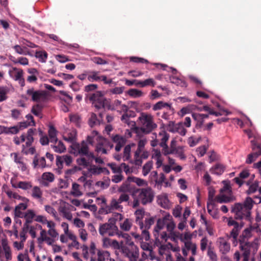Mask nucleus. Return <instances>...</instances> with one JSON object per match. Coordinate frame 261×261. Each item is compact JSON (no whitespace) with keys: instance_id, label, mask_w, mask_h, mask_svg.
I'll list each match as a JSON object with an SVG mask.
<instances>
[{"instance_id":"nucleus-1","label":"nucleus","mask_w":261,"mask_h":261,"mask_svg":"<svg viewBox=\"0 0 261 261\" xmlns=\"http://www.w3.org/2000/svg\"><path fill=\"white\" fill-rule=\"evenodd\" d=\"M72 152L75 156H80L76 160L79 166L84 168L88 167L93 161V152L89 150L88 143L83 141L81 143H75L71 145Z\"/></svg>"},{"instance_id":"nucleus-2","label":"nucleus","mask_w":261,"mask_h":261,"mask_svg":"<svg viewBox=\"0 0 261 261\" xmlns=\"http://www.w3.org/2000/svg\"><path fill=\"white\" fill-rule=\"evenodd\" d=\"M255 201L250 197H247L243 203H236L231 208V212L235 214L236 220L245 219L250 221L251 211Z\"/></svg>"},{"instance_id":"nucleus-3","label":"nucleus","mask_w":261,"mask_h":261,"mask_svg":"<svg viewBox=\"0 0 261 261\" xmlns=\"http://www.w3.org/2000/svg\"><path fill=\"white\" fill-rule=\"evenodd\" d=\"M132 197H137L143 205H146L153 201L154 192L150 187L136 189L133 192Z\"/></svg>"},{"instance_id":"nucleus-4","label":"nucleus","mask_w":261,"mask_h":261,"mask_svg":"<svg viewBox=\"0 0 261 261\" xmlns=\"http://www.w3.org/2000/svg\"><path fill=\"white\" fill-rule=\"evenodd\" d=\"M239 249L242 252L243 257L242 261H249L251 249L253 253H255L258 248V239L255 238L252 242H239Z\"/></svg>"},{"instance_id":"nucleus-5","label":"nucleus","mask_w":261,"mask_h":261,"mask_svg":"<svg viewBox=\"0 0 261 261\" xmlns=\"http://www.w3.org/2000/svg\"><path fill=\"white\" fill-rule=\"evenodd\" d=\"M98 230L99 234L103 237H112L116 234L120 236L118 228L115 225V221L111 219L107 223L100 224Z\"/></svg>"},{"instance_id":"nucleus-6","label":"nucleus","mask_w":261,"mask_h":261,"mask_svg":"<svg viewBox=\"0 0 261 261\" xmlns=\"http://www.w3.org/2000/svg\"><path fill=\"white\" fill-rule=\"evenodd\" d=\"M139 119L142 125V130L145 133L148 134L157 127L153 122L152 116L150 114L142 113Z\"/></svg>"},{"instance_id":"nucleus-7","label":"nucleus","mask_w":261,"mask_h":261,"mask_svg":"<svg viewBox=\"0 0 261 261\" xmlns=\"http://www.w3.org/2000/svg\"><path fill=\"white\" fill-rule=\"evenodd\" d=\"M26 93L34 102H44L47 99V92L44 90H35L34 88H31L27 90Z\"/></svg>"},{"instance_id":"nucleus-8","label":"nucleus","mask_w":261,"mask_h":261,"mask_svg":"<svg viewBox=\"0 0 261 261\" xmlns=\"http://www.w3.org/2000/svg\"><path fill=\"white\" fill-rule=\"evenodd\" d=\"M35 132V128H31L28 130L27 134H23L20 136L21 142L25 141V144L22 145V146L26 147L31 146L34 140L33 136Z\"/></svg>"},{"instance_id":"nucleus-9","label":"nucleus","mask_w":261,"mask_h":261,"mask_svg":"<svg viewBox=\"0 0 261 261\" xmlns=\"http://www.w3.org/2000/svg\"><path fill=\"white\" fill-rule=\"evenodd\" d=\"M10 74L15 81H18L21 87L25 85V81L23 77V71L21 69L16 67H13L12 70L10 71Z\"/></svg>"},{"instance_id":"nucleus-10","label":"nucleus","mask_w":261,"mask_h":261,"mask_svg":"<svg viewBox=\"0 0 261 261\" xmlns=\"http://www.w3.org/2000/svg\"><path fill=\"white\" fill-rule=\"evenodd\" d=\"M154 219L153 217L145 219V224L143 223V227L142 228H140L142 231V239H144L145 241H148L149 240L150 236L148 230L150 228L151 226L154 224Z\"/></svg>"},{"instance_id":"nucleus-11","label":"nucleus","mask_w":261,"mask_h":261,"mask_svg":"<svg viewBox=\"0 0 261 261\" xmlns=\"http://www.w3.org/2000/svg\"><path fill=\"white\" fill-rule=\"evenodd\" d=\"M112 141L116 144L115 149L117 152L121 150L122 147L124 146L126 142V139L125 136L118 134L112 135L111 137Z\"/></svg>"},{"instance_id":"nucleus-12","label":"nucleus","mask_w":261,"mask_h":261,"mask_svg":"<svg viewBox=\"0 0 261 261\" xmlns=\"http://www.w3.org/2000/svg\"><path fill=\"white\" fill-rule=\"evenodd\" d=\"M72 162V158L68 154L64 155H57L56 158V165L59 169L63 168V163L66 165L70 166Z\"/></svg>"},{"instance_id":"nucleus-13","label":"nucleus","mask_w":261,"mask_h":261,"mask_svg":"<svg viewBox=\"0 0 261 261\" xmlns=\"http://www.w3.org/2000/svg\"><path fill=\"white\" fill-rule=\"evenodd\" d=\"M133 177H128L127 180L123 182V184L118 188L119 192L130 193L132 195L133 192L135 190L134 189L129 182L133 181Z\"/></svg>"},{"instance_id":"nucleus-14","label":"nucleus","mask_w":261,"mask_h":261,"mask_svg":"<svg viewBox=\"0 0 261 261\" xmlns=\"http://www.w3.org/2000/svg\"><path fill=\"white\" fill-rule=\"evenodd\" d=\"M106 212L107 214L111 213L113 210H118L122 212L123 206L120 205L119 200L116 199H112L109 205L106 207Z\"/></svg>"},{"instance_id":"nucleus-15","label":"nucleus","mask_w":261,"mask_h":261,"mask_svg":"<svg viewBox=\"0 0 261 261\" xmlns=\"http://www.w3.org/2000/svg\"><path fill=\"white\" fill-rule=\"evenodd\" d=\"M254 229L253 227L250 226L249 228L245 229L242 234L240 236L238 239L239 242H249V239L252 237V231Z\"/></svg>"},{"instance_id":"nucleus-16","label":"nucleus","mask_w":261,"mask_h":261,"mask_svg":"<svg viewBox=\"0 0 261 261\" xmlns=\"http://www.w3.org/2000/svg\"><path fill=\"white\" fill-rule=\"evenodd\" d=\"M2 246L5 252V256L6 259L9 261L12 259V254L10 246L8 245V241L6 239L2 240Z\"/></svg>"},{"instance_id":"nucleus-17","label":"nucleus","mask_w":261,"mask_h":261,"mask_svg":"<svg viewBox=\"0 0 261 261\" xmlns=\"http://www.w3.org/2000/svg\"><path fill=\"white\" fill-rule=\"evenodd\" d=\"M159 145L160 146H167L166 142L169 140V135L164 130L160 132L158 135Z\"/></svg>"},{"instance_id":"nucleus-18","label":"nucleus","mask_w":261,"mask_h":261,"mask_svg":"<svg viewBox=\"0 0 261 261\" xmlns=\"http://www.w3.org/2000/svg\"><path fill=\"white\" fill-rule=\"evenodd\" d=\"M145 211L143 208L137 210L135 213L136 216V222L140 227V228L143 227V222L142 219L144 218Z\"/></svg>"},{"instance_id":"nucleus-19","label":"nucleus","mask_w":261,"mask_h":261,"mask_svg":"<svg viewBox=\"0 0 261 261\" xmlns=\"http://www.w3.org/2000/svg\"><path fill=\"white\" fill-rule=\"evenodd\" d=\"M155 85L156 82L152 78L147 79L144 81H137L136 83V86L141 88L147 86L154 87Z\"/></svg>"},{"instance_id":"nucleus-20","label":"nucleus","mask_w":261,"mask_h":261,"mask_svg":"<svg viewBox=\"0 0 261 261\" xmlns=\"http://www.w3.org/2000/svg\"><path fill=\"white\" fill-rule=\"evenodd\" d=\"M225 170V166L221 164H217L210 169L212 174L220 175L223 174Z\"/></svg>"},{"instance_id":"nucleus-21","label":"nucleus","mask_w":261,"mask_h":261,"mask_svg":"<svg viewBox=\"0 0 261 261\" xmlns=\"http://www.w3.org/2000/svg\"><path fill=\"white\" fill-rule=\"evenodd\" d=\"M158 203L164 208H169L170 207L169 200L166 195H159L158 197Z\"/></svg>"},{"instance_id":"nucleus-22","label":"nucleus","mask_w":261,"mask_h":261,"mask_svg":"<svg viewBox=\"0 0 261 261\" xmlns=\"http://www.w3.org/2000/svg\"><path fill=\"white\" fill-rule=\"evenodd\" d=\"M219 249L223 254H226L230 250V245L224 239H219Z\"/></svg>"},{"instance_id":"nucleus-23","label":"nucleus","mask_w":261,"mask_h":261,"mask_svg":"<svg viewBox=\"0 0 261 261\" xmlns=\"http://www.w3.org/2000/svg\"><path fill=\"white\" fill-rule=\"evenodd\" d=\"M70 195L74 197H78L83 195L80 185L76 182H73L72 185V188L70 191Z\"/></svg>"},{"instance_id":"nucleus-24","label":"nucleus","mask_w":261,"mask_h":261,"mask_svg":"<svg viewBox=\"0 0 261 261\" xmlns=\"http://www.w3.org/2000/svg\"><path fill=\"white\" fill-rule=\"evenodd\" d=\"M165 108L168 110H171L172 108L170 104L163 101H160L153 106L152 110L156 111Z\"/></svg>"},{"instance_id":"nucleus-25","label":"nucleus","mask_w":261,"mask_h":261,"mask_svg":"<svg viewBox=\"0 0 261 261\" xmlns=\"http://www.w3.org/2000/svg\"><path fill=\"white\" fill-rule=\"evenodd\" d=\"M135 145L134 143H132L128 145H126L124 147L123 152V160L124 161H128L130 158V151L131 148L133 146H134Z\"/></svg>"},{"instance_id":"nucleus-26","label":"nucleus","mask_w":261,"mask_h":261,"mask_svg":"<svg viewBox=\"0 0 261 261\" xmlns=\"http://www.w3.org/2000/svg\"><path fill=\"white\" fill-rule=\"evenodd\" d=\"M43 106L42 105L37 103L34 105L31 109V112L35 116L41 118L42 117V111Z\"/></svg>"},{"instance_id":"nucleus-27","label":"nucleus","mask_w":261,"mask_h":261,"mask_svg":"<svg viewBox=\"0 0 261 261\" xmlns=\"http://www.w3.org/2000/svg\"><path fill=\"white\" fill-rule=\"evenodd\" d=\"M165 224L166 223L164 222V220H162L161 219L158 220L156 226L154 229V236L156 240L158 239L159 231L164 228Z\"/></svg>"},{"instance_id":"nucleus-28","label":"nucleus","mask_w":261,"mask_h":261,"mask_svg":"<svg viewBox=\"0 0 261 261\" xmlns=\"http://www.w3.org/2000/svg\"><path fill=\"white\" fill-rule=\"evenodd\" d=\"M57 131L53 125H50L48 129V136L49 137V140L51 143H57L58 139L57 138Z\"/></svg>"},{"instance_id":"nucleus-29","label":"nucleus","mask_w":261,"mask_h":261,"mask_svg":"<svg viewBox=\"0 0 261 261\" xmlns=\"http://www.w3.org/2000/svg\"><path fill=\"white\" fill-rule=\"evenodd\" d=\"M89 171L94 175H98L105 171H106L108 174L109 173V170L106 168L98 167L94 165L91 166Z\"/></svg>"},{"instance_id":"nucleus-30","label":"nucleus","mask_w":261,"mask_h":261,"mask_svg":"<svg viewBox=\"0 0 261 261\" xmlns=\"http://www.w3.org/2000/svg\"><path fill=\"white\" fill-rule=\"evenodd\" d=\"M110 253L106 250H98L97 261H105L110 257Z\"/></svg>"},{"instance_id":"nucleus-31","label":"nucleus","mask_w":261,"mask_h":261,"mask_svg":"<svg viewBox=\"0 0 261 261\" xmlns=\"http://www.w3.org/2000/svg\"><path fill=\"white\" fill-rule=\"evenodd\" d=\"M192 118L196 122L195 124V127L197 129L201 128L203 126L204 121L202 118L200 117L199 113H193L192 115Z\"/></svg>"},{"instance_id":"nucleus-32","label":"nucleus","mask_w":261,"mask_h":261,"mask_svg":"<svg viewBox=\"0 0 261 261\" xmlns=\"http://www.w3.org/2000/svg\"><path fill=\"white\" fill-rule=\"evenodd\" d=\"M56 143H57V145H50L51 147L54 149L55 152L58 153H62L66 150V147L62 141H58Z\"/></svg>"},{"instance_id":"nucleus-33","label":"nucleus","mask_w":261,"mask_h":261,"mask_svg":"<svg viewBox=\"0 0 261 261\" xmlns=\"http://www.w3.org/2000/svg\"><path fill=\"white\" fill-rule=\"evenodd\" d=\"M143 149L139 148H137L136 151L135 152L134 154V159H135V164L136 166H140L142 164V161L140 156L143 151Z\"/></svg>"},{"instance_id":"nucleus-34","label":"nucleus","mask_w":261,"mask_h":261,"mask_svg":"<svg viewBox=\"0 0 261 261\" xmlns=\"http://www.w3.org/2000/svg\"><path fill=\"white\" fill-rule=\"evenodd\" d=\"M36 215L33 210H28L25 213L23 218L25 219L27 223H31L33 219H35Z\"/></svg>"},{"instance_id":"nucleus-35","label":"nucleus","mask_w":261,"mask_h":261,"mask_svg":"<svg viewBox=\"0 0 261 261\" xmlns=\"http://www.w3.org/2000/svg\"><path fill=\"white\" fill-rule=\"evenodd\" d=\"M120 236H121L125 240V243L126 245L130 246L132 249L137 247L134 245L133 241L132 240L130 236L126 233L120 232Z\"/></svg>"},{"instance_id":"nucleus-36","label":"nucleus","mask_w":261,"mask_h":261,"mask_svg":"<svg viewBox=\"0 0 261 261\" xmlns=\"http://www.w3.org/2000/svg\"><path fill=\"white\" fill-rule=\"evenodd\" d=\"M28 232L27 231L22 229L20 232V237L21 239V242L18 244V242H15L14 243L15 247H17L18 249H21L23 246V242H25L27 239L26 234Z\"/></svg>"},{"instance_id":"nucleus-37","label":"nucleus","mask_w":261,"mask_h":261,"mask_svg":"<svg viewBox=\"0 0 261 261\" xmlns=\"http://www.w3.org/2000/svg\"><path fill=\"white\" fill-rule=\"evenodd\" d=\"M100 76L99 72L92 71L89 72V74L87 78L90 82L100 81Z\"/></svg>"},{"instance_id":"nucleus-38","label":"nucleus","mask_w":261,"mask_h":261,"mask_svg":"<svg viewBox=\"0 0 261 261\" xmlns=\"http://www.w3.org/2000/svg\"><path fill=\"white\" fill-rule=\"evenodd\" d=\"M10 89L7 86L0 87V101H3L7 99V95Z\"/></svg>"},{"instance_id":"nucleus-39","label":"nucleus","mask_w":261,"mask_h":261,"mask_svg":"<svg viewBox=\"0 0 261 261\" xmlns=\"http://www.w3.org/2000/svg\"><path fill=\"white\" fill-rule=\"evenodd\" d=\"M69 119L70 122L74 123L77 126H80L82 118L79 114H73L70 115Z\"/></svg>"},{"instance_id":"nucleus-40","label":"nucleus","mask_w":261,"mask_h":261,"mask_svg":"<svg viewBox=\"0 0 261 261\" xmlns=\"http://www.w3.org/2000/svg\"><path fill=\"white\" fill-rule=\"evenodd\" d=\"M5 192L7 194V195H8V196L10 198H13L14 199L21 200L23 201H29V200L27 198L22 197V196H20L19 195H18L17 193H14L11 191L8 190V191H6Z\"/></svg>"},{"instance_id":"nucleus-41","label":"nucleus","mask_w":261,"mask_h":261,"mask_svg":"<svg viewBox=\"0 0 261 261\" xmlns=\"http://www.w3.org/2000/svg\"><path fill=\"white\" fill-rule=\"evenodd\" d=\"M175 129V133H177L182 136H185L187 132V129L184 127L182 122L176 123Z\"/></svg>"},{"instance_id":"nucleus-42","label":"nucleus","mask_w":261,"mask_h":261,"mask_svg":"<svg viewBox=\"0 0 261 261\" xmlns=\"http://www.w3.org/2000/svg\"><path fill=\"white\" fill-rule=\"evenodd\" d=\"M212 244L211 242H209L207 238L204 237L202 238L200 242V249L202 251H204L206 250L207 247L211 246Z\"/></svg>"},{"instance_id":"nucleus-43","label":"nucleus","mask_w":261,"mask_h":261,"mask_svg":"<svg viewBox=\"0 0 261 261\" xmlns=\"http://www.w3.org/2000/svg\"><path fill=\"white\" fill-rule=\"evenodd\" d=\"M153 162L152 161H148L143 166L142 173L144 176H146L150 171L152 168Z\"/></svg>"},{"instance_id":"nucleus-44","label":"nucleus","mask_w":261,"mask_h":261,"mask_svg":"<svg viewBox=\"0 0 261 261\" xmlns=\"http://www.w3.org/2000/svg\"><path fill=\"white\" fill-rule=\"evenodd\" d=\"M32 196L35 199H41L42 196V192L40 188L37 186H35L32 190Z\"/></svg>"},{"instance_id":"nucleus-45","label":"nucleus","mask_w":261,"mask_h":261,"mask_svg":"<svg viewBox=\"0 0 261 261\" xmlns=\"http://www.w3.org/2000/svg\"><path fill=\"white\" fill-rule=\"evenodd\" d=\"M251 143L253 152H256L258 156L261 155V145L256 143L254 140H252Z\"/></svg>"},{"instance_id":"nucleus-46","label":"nucleus","mask_w":261,"mask_h":261,"mask_svg":"<svg viewBox=\"0 0 261 261\" xmlns=\"http://www.w3.org/2000/svg\"><path fill=\"white\" fill-rule=\"evenodd\" d=\"M88 123L89 125L91 127H93L95 125L99 124V120L97 119V116L95 114L93 113L91 114Z\"/></svg>"},{"instance_id":"nucleus-47","label":"nucleus","mask_w":261,"mask_h":261,"mask_svg":"<svg viewBox=\"0 0 261 261\" xmlns=\"http://www.w3.org/2000/svg\"><path fill=\"white\" fill-rule=\"evenodd\" d=\"M230 200V197L223 194L217 195L215 197V201L220 203L229 202Z\"/></svg>"},{"instance_id":"nucleus-48","label":"nucleus","mask_w":261,"mask_h":261,"mask_svg":"<svg viewBox=\"0 0 261 261\" xmlns=\"http://www.w3.org/2000/svg\"><path fill=\"white\" fill-rule=\"evenodd\" d=\"M47 56V53L45 51H39L36 53V57L39 59L40 62L42 63L46 62Z\"/></svg>"},{"instance_id":"nucleus-49","label":"nucleus","mask_w":261,"mask_h":261,"mask_svg":"<svg viewBox=\"0 0 261 261\" xmlns=\"http://www.w3.org/2000/svg\"><path fill=\"white\" fill-rule=\"evenodd\" d=\"M128 94L133 97L137 98L140 97L143 95V92L136 89H131L127 92Z\"/></svg>"},{"instance_id":"nucleus-50","label":"nucleus","mask_w":261,"mask_h":261,"mask_svg":"<svg viewBox=\"0 0 261 261\" xmlns=\"http://www.w3.org/2000/svg\"><path fill=\"white\" fill-rule=\"evenodd\" d=\"M103 94L101 91H96L95 93H93L89 97V100L93 102L98 101L103 98Z\"/></svg>"},{"instance_id":"nucleus-51","label":"nucleus","mask_w":261,"mask_h":261,"mask_svg":"<svg viewBox=\"0 0 261 261\" xmlns=\"http://www.w3.org/2000/svg\"><path fill=\"white\" fill-rule=\"evenodd\" d=\"M41 177L43 180H45L49 182H53L55 179L54 174L51 172L43 173Z\"/></svg>"},{"instance_id":"nucleus-52","label":"nucleus","mask_w":261,"mask_h":261,"mask_svg":"<svg viewBox=\"0 0 261 261\" xmlns=\"http://www.w3.org/2000/svg\"><path fill=\"white\" fill-rule=\"evenodd\" d=\"M132 225V220L128 219H126L124 221V222L120 225V227L123 230L128 231L130 230Z\"/></svg>"},{"instance_id":"nucleus-53","label":"nucleus","mask_w":261,"mask_h":261,"mask_svg":"<svg viewBox=\"0 0 261 261\" xmlns=\"http://www.w3.org/2000/svg\"><path fill=\"white\" fill-rule=\"evenodd\" d=\"M201 137L196 138L194 136L190 137L187 140L189 145L192 147L196 146L201 140Z\"/></svg>"},{"instance_id":"nucleus-54","label":"nucleus","mask_w":261,"mask_h":261,"mask_svg":"<svg viewBox=\"0 0 261 261\" xmlns=\"http://www.w3.org/2000/svg\"><path fill=\"white\" fill-rule=\"evenodd\" d=\"M207 255L210 257L211 261H218L217 256L214 252L213 248L208 246L207 249Z\"/></svg>"},{"instance_id":"nucleus-55","label":"nucleus","mask_w":261,"mask_h":261,"mask_svg":"<svg viewBox=\"0 0 261 261\" xmlns=\"http://www.w3.org/2000/svg\"><path fill=\"white\" fill-rule=\"evenodd\" d=\"M22 152L25 155L29 154H34L36 152V149L34 147H26L22 146Z\"/></svg>"},{"instance_id":"nucleus-56","label":"nucleus","mask_w":261,"mask_h":261,"mask_svg":"<svg viewBox=\"0 0 261 261\" xmlns=\"http://www.w3.org/2000/svg\"><path fill=\"white\" fill-rule=\"evenodd\" d=\"M60 212L63 214L64 218L68 219V220H71L72 218V215L71 213L66 207H62L60 210Z\"/></svg>"},{"instance_id":"nucleus-57","label":"nucleus","mask_w":261,"mask_h":261,"mask_svg":"<svg viewBox=\"0 0 261 261\" xmlns=\"http://www.w3.org/2000/svg\"><path fill=\"white\" fill-rule=\"evenodd\" d=\"M258 188V182L255 181L254 182L250 185L248 190L246 191V193L248 195H250L252 193H255L257 188Z\"/></svg>"},{"instance_id":"nucleus-58","label":"nucleus","mask_w":261,"mask_h":261,"mask_svg":"<svg viewBox=\"0 0 261 261\" xmlns=\"http://www.w3.org/2000/svg\"><path fill=\"white\" fill-rule=\"evenodd\" d=\"M108 166L111 168L113 172L114 173L120 174L122 172L120 166H117L115 163H110L108 164Z\"/></svg>"},{"instance_id":"nucleus-59","label":"nucleus","mask_w":261,"mask_h":261,"mask_svg":"<svg viewBox=\"0 0 261 261\" xmlns=\"http://www.w3.org/2000/svg\"><path fill=\"white\" fill-rule=\"evenodd\" d=\"M240 230V227L239 226V225H237L236 226H234L233 228L232 229V230L230 232V236L234 239L235 241H237V239L238 238L239 232Z\"/></svg>"},{"instance_id":"nucleus-60","label":"nucleus","mask_w":261,"mask_h":261,"mask_svg":"<svg viewBox=\"0 0 261 261\" xmlns=\"http://www.w3.org/2000/svg\"><path fill=\"white\" fill-rule=\"evenodd\" d=\"M32 187L30 182L26 181H19L17 185L18 188L25 190L30 189Z\"/></svg>"},{"instance_id":"nucleus-61","label":"nucleus","mask_w":261,"mask_h":261,"mask_svg":"<svg viewBox=\"0 0 261 261\" xmlns=\"http://www.w3.org/2000/svg\"><path fill=\"white\" fill-rule=\"evenodd\" d=\"M132 250H134V252L128 258H129L130 261H137L139 255V249L138 247H135Z\"/></svg>"},{"instance_id":"nucleus-62","label":"nucleus","mask_w":261,"mask_h":261,"mask_svg":"<svg viewBox=\"0 0 261 261\" xmlns=\"http://www.w3.org/2000/svg\"><path fill=\"white\" fill-rule=\"evenodd\" d=\"M132 250H134V252L128 258H129L130 261H137L139 255V249L138 247H135Z\"/></svg>"},{"instance_id":"nucleus-63","label":"nucleus","mask_w":261,"mask_h":261,"mask_svg":"<svg viewBox=\"0 0 261 261\" xmlns=\"http://www.w3.org/2000/svg\"><path fill=\"white\" fill-rule=\"evenodd\" d=\"M256 153H253V152L248 155L246 161L247 164H251L255 161L256 159L258 157Z\"/></svg>"},{"instance_id":"nucleus-64","label":"nucleus","mask_w":261,"mask_h":261,"mask_svg":"<svg viewBox=\"0 0 261 261\" xmlns=\"http://www.w3.org/2000/svg\"><path fill=\"white\" fill-rule=\"evenodd\" d=\"M121 249H122V252L124 255L128 257L130 255H132L134 252V250L128 248L127 247L125 246L124 245H121Z\"/></svg>"}]
</instances>
